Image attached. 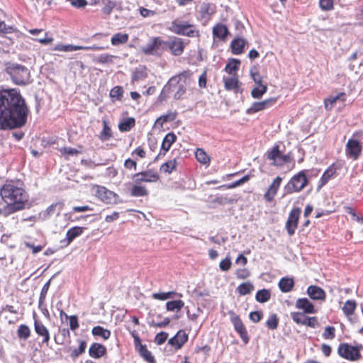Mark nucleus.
<instances>
[{
  "mask_svg": "<svg viewBox=\"0 0 363 363\" xmlns=\"http://www.w3.org/2000/svg\"><path fill=\"white\" fill-rule=\"evenodd\" d=\"M133 179L136 184L141 182H155L159 179V175L155 171L150 169L135 174Z\"/></svg>",
  "mask_w": 363,
  "mask_h": 363,
  "instance_id": "nucleus-12",
  "label": "nucleus"
},
{
  "mask_svg": "<svg viewBox=\"0 0 363 363\" xmlns=\"http://www.w3.org/2000/svg\"><path fill=\"white\" fill-rule=\"evenodd\" d=\"M129 35L127 33H118L114 34L111 40L113 45L117 46L121 44H125L128 42Z\"/></svg>",
  "mask_w": 363,
  "mask_h": 363,
  "instance_id": "nucleus-32",
  "label": "nucleus"
},
{
  "mask_svg": "<svg viewBox=\"0 0 363 363\" xmlns=\"http://www.w3.org/2000/svg\"><path fill=\"white\" fill-rule=\"evenodd\" d=\"M232 265L231 260L229 257H226L225 259L220 261L219 264L220 269L223 272L228 271Z\"/></svg>",
  "mask_w": 363,
  "mask_h": 363,
  "instance_id": "nucleus-61",
  "label": "nucleus"
},
{
  "mask_svg": "<svg viewBox=\"0 0 363 363\" xmlns=\"http://www.w3.org/2000/svg\"><path fill=\"white\" fill-rule=\"evenodd\" d=\"M296 307L302 309L306 313H314V306L306 298H298L296 302Z\"/></svg>",
  "mask_w": 363,
  "mask_h": 363,
  "instance_id": "nucleus-24",
  "label": "nucleus"
},
{
  "mask_svg": "<svg viewBox=\"0 0 363 363\" xmlns=\"http://www.w3.org/2000/svg\"><path fill=\"white\" fill-rule=\"evenodd\" d=\"M34 328L35 333L39 336L43 337V342L48 345L50 339V333L48 328L41 322L36 319H35Z\"/></svg>",
  "mask_w": 363,
  "mask_h": 363,
  "instance_id": "nucleus-20",
  "label": "nucleus"
},
{
  "mask_svg": "<svg viewBox=\"0 0 363 363\" xmlns=\"http://www.w3.org/2000/svg\"><path fill=\"white\" fill-rule=\"evenodd\" d=\"M246 44V40L241 38L234 39L231 42L232 52L234 55H240L243 52L244 47Z\"/></svg>",
  "mask_w": 363,
  "mask_h": 363,
  "instance_id": "nucleus-25",
  "label": "nucleus"
},
{
  "mask_svg": "<svg viewBox=\"0 0 363 363\" xmlns=\"http://www.w3.org/2000/svg\"><path fill=\"white\" fill-rule=\"evenodd\" d=\"M271 296L270 291L267 289L259 290L255 296L257 301L259 303H264L269 300Z\"/></svg>",
  "mask_w": 363,
  "mask_h": 363,
  "instance_id": "nucleus-40",
  "label": "nucleus"
},
{
  "mask_svg": "<svg viewBox=\"0 0 363 363\" xmlns=\"http://www.w3.org/2000/svg\"><path fill=\"white\" fill-rule=\"evenodd\" d=\"M152 298L156 300L164 301L169 298H173L174 297H182V294H178L175 291H168V292H162V293H154L152 294Z\"/></svg>",
  "mask_w": 363,
  "mask_h": 363,
  "instance_id": "nucleus-31",
  "label": "nucleus"
},
{
  "mask_svg": "<svg viewBox=\"0 0 363 363\" xmlns=\"http://www.w3.org/2000/svg\"><path fill=\"white\" fill-rule=\"evenodd\" d=\"M335 170L333 168H328L322 175L320 179L321 185H325L328 180L334 175Z\"/></svg>",
  "mask_w": 363,
  "mask_h": 363,
  "instance_id": "nucleus-53",
  "label": "nucleus"
},
{
  "mask_svg": "<svg viewBox=\"0 0 363 363\" xmlns=\"http://www.w3.org/2000/svg\"><path fill=\"white\" fill-rule=\"evenodd\" d=\"M169 30L177 35L188 37H196L199 35V30H196L194 25L179 20H174L171 23Z\"/></svg>",
  "mask_w": 363,
  "mask_h": 363,
  "instance_id": "nucleus-6",
  "label": "nucleus"
},
{
  "mask_svg": "<svg viewBox=\"0 0 363 363\" xmlns=\"http://www.w3.org/2000/svg\"><path fill=\"white\" fill-rule=\"evenodd\" d=\"M92 334L94 336L101 337L104 340H108L111 336V331L101 326H95L92 328Z\"/></svg>",
  "mask_w": 363,
  "mask_h": 363,
  "instance_id": "nucleus-35",
  "label": "nucleus"
},
{
  "mask_svg": "<svg viewBox=\"0 0 363 363\" xmlns=\"http://www.w3.org/2000/svg\"><path fill=\"white\" fill-rule=\"evenodd\" d=\"M6 71L11 77L13 83L17 85H26L30 82L29 69L20 64L11 63L8 65Z\"/></svg>",
  "mask_w": 363,
  "mask_h": 363,
  "instance_id": "nucleus-4",
  "label": "nucleus"
},
{
  "mask_svg": "<svg viewBox=\"0 0 363 363\" xmlns=\"http://www.w3.org/2000/svg\"><path fill=\"white\" fill-rule=\"evenodd\" d=\"M176 140L177 136L174 133H167L162 140L161 146L162 150H164V152H167L170 149L172 145L176 141Z\"/></svg>",
  "mask_w": 363,
  "mask_h": 363,
  "instance_id": "nucleus-28",
  "label": "nucleus"
},
{
  "mask_svg": "<svg viewBox=\"0 0 363 363\" xmlns=\"http://www.w3.org/2000/svg\"><path fill=\"white\" fill-rule=\"evenodd\" d=\"M319 6L323 11H331L334 9V0H319Z\"/></svg>",
  "mask_w": 363,
  "mask_h": 363,
  "instance_id": "nucleus-51",
  "label": "nucleus"
},
{
  "mask_svg": "<svg viewBox=\"0 0 363 363\" xmlns=\"http://www.w3.org/2000/svg\"><path fill=\"white\" fill-rule=\"evenodd\" d=\"M191 75V73L190 71H184L178 75L171 77L163 87L160 95V99L161 101L165 99L171 91L174 92V99H180L186 92V86L190 84Z\"/></svg>",
  "mask_w": 363,
  "mask_h": 363,
  "instance_id": "nucleus-3",
  "label": "nucleus"
},
{
  "mask_svg": "<svg viewBox=\"0 0 363 363\" xmlns=\"http://www.w3.org/2000/svg\"><path fill=\"white\" fill-rule=\"evenodd\" d=\"M303 325L315 328L318 326V322L315 317H306Z\"/></svg>",
  "mask_w": 363,
  "mask_h": 363,
  "instance_id": "nucleus-62",
  "label": "nucleus"
},
{
  "mask_svg": "<svg viewBox=\"0 0 363 363\" xmlns=\"http://www.w3.org/2000/svg\"><path fill=\"white\" fill-rule=\"evenodd\" d=\"M92 193L96 197L105 203L114 204L117 203L118 196L104 186L99 185L94 186Z\"/></svg>",
  "mask_w": 363,
  "mask_h": 363,
  "instance_id": "nucleus-8",
  "label": "nucleus"
},
{
  "mask_svg": "<svg viewBox=\"0 0 363 363\" xmlns=\"http://www.w3.org/2000/svg\"><path fill=\"white\" fill-rule=\"evenodd\" d=\"M345 100V94L344 93L338 94L335 96H330L328 99H325L324 104L325 108L327 110H331L334 106V104L337 101H344Z\"/></svg>",
  "mask_w": 363,
  "mask_h": 363,
  "instance_id": "nucleus-27",
  "label": "nucleus"
},
{
  "mask_svg": "<svg viewBox=\"0 0 363 363\" xmlns=\"http://www.w3.org/2000/svg\"><path fill=\"white\" fill-rule=\"evenodd\" d=\"M338 354L342 357L350 361H355L361 357L359 349L347 343L340 345Z\"/></svg>",
  "mask_w": 363,
  "mask_h": 363,
  "instance_id": "nucleus-9",
  "label": "nucleus"
},
{
  "mask_svg": "<svg viewBox=\"0 0 363 363\" xmlns=\"http://www.w3.org/2000/svg\"><path fill=\"white\" fill-rule=\"evenodd\" d=\"M54 50L62 51V52H73L76 51V45H57L54 48Z\"/></svg>",
  "mask_w": 363,
  "mask_h": 363,
  "instance_id": "nucleus-56",
  "label": "nucleus"
},
{
  "mask_svg": "<svg viewBox=\"0 0 363 363\" xmlns=\"http://www.w3.org/2000/svg\"><path fill=\"white\" fill-rule=\"evenodd\" d=\"M135 125V119L133 118H128L121 122L118 125V128L121 131H128Z\"/></svg>",
  "mask_w": 363,
  "mask_h": 363,
  "instance_id": "nucleus-42",
  "label": "nucleus"
},
{
  "mask_svg": "<svg viewBox=\"0 0 363 363\" xmlns=\"http://www.w3.org/2000/svg\"><path fill=\"white\" fill-rule=\"evenodd\" d=\"M60 153L65 157L67 160L69 159V155H77L80 153V151L72 147H62L60 149Z\"/></svg>",
  "mask_w": 363,
  "mask_h": 363,
  "instance_id": "nucleus-50",
  "label": "nucleus"
},
{
  "mask_svg": "<svg viewBox=\"0 0 363 363\" xmlns=\"http://www.w3.org/2000/svg\"><path fill=\"white\" fill-rule=\"evenodd\" d=\"M17 333L20 339L27 340L30 335V330L26 325H21Z\"/></svg>",
  "mask_w": 363,
  "mask_h": 363,
  "instance_id": "nucleus-45",
  "label": "nucleus"
},
{
  "mask_svg": "<svg viewBox=\"0 0 363 363\" xmlns=\"http://www.w3.org/2000/svg\"><path fill=\"white\" fill-rule=\"evenodd\" d=\"M149 194L148 190L143 186L138 185V184H135L133 185L130 190V195L132 196H145Z\"/></svg>",
  "mask_w": 363,
  "mask_h": 363,
  "instance_id": "nucleus-33",
  "label": "nucleus"
},
{
  "mask_svg": "<svg viewBox=\"0 0 363 363\" xmlns=\"http://www.w3.org/2000/svg\"><path fill=\"white\" fill-rule=\"evenodd\" d=\"M83 231L84 228L79 226H75L68 230L66 234L67 245H69L77 237L81 235Z\"/></svg>",
  "mask_w": 363,
  "mask_h": 363,
  "instance_id": "nucleus-30",
  "label": "nucleus"
},
{
  "mask_svg": "<svg viewBox=\"0 0 363 363\" xmlns=\"http://www.w3.org/2000/svg\"><path fill=\"white\" fill-rule=\"evenodd\" d=\"M166 43L167 48L170 50L172 55L179 56L183 53L184 44L182 39L174 37L170 40L166 41Z\"/></svg>",
  "mask_w": 363,
  "mask_h": 363,
  "instance_id": "nucleus-14",
  "label": "nucleus"
},
{
  "mask_svg": "<svg viewBox=\"0 0 363 363\" xmlns=\"http://www.w3.org/2000/svg\"><path fill=\"white\" fill-rule=\"evenodd\" d=\"M361 152V145L357 140L350 139L346 145L347 155L356 160Z\"/></svg>",
  "mask_w": 363,
  "mask_h": 363,
  "instance_id": "nucleus-17",
  "label": "nucleus"
},
{
  "mask_svg": "<svg viewBox=\"0 0 363 363\" xmlns=\"http://www.w3.org/2000/svg\"><path fill=\"white\" fill-rule=\"evenodd\" d=\"M116 4L111 1L106 0L104 1V6L102 8V11L106 15H109L113 9L115 8Z\"/></svg>",
  "mask_w": 363,
  "mask_h": 363,
  "instance_id": "nucleus-57",
  "label": "nucleus"
},
{
  "mask_svg": "<svg viewBox=\"0 0 363 363\" xmlns=\"http://www.w3.org/2000/svg\"><path fill=\"white\" fill-rule=\"evenodd\" d=\"M278 323L279 320L277 315L275 314H273L267 320L266 325L269 329L275 330L278 326Z\"/></svg>",
  "mask_w": 363,
  "mask_h": 363,
  "instance_id": "nucleus-55",
  "label": "nucleus"
},
{
  "mask_svg": "<svg viewBox=\"0 0 363 363\" xmlns=\"http://www.w3.org/2000/svg\"><path fill=\"white\" fill-rule=\"evenodd\" d=\"M111 136L112 135L111 128L108 126L107 123L104 121V128L99 135V138L102 141H106L110 139Z\"/></svg>",
  "mask_w": 363,
  "mask_h": 363,
  "instance_id": "nucleus-48",
  "label": "nucleus"
},
{
  "mask_svg": "<svg viewBox=\"0 0 363 363\" xmlns=\"http://www.w3.org/2000/svg\"><path fill=\"white\" fill-rule=\"evenodd\" d=\"M276 102V98H269L260 102H254L251 107L247 109V113H254L262 111L273 106Z\"/></svg>",
  "mask_w": 363,
  "mask_h": 363,
  "instance_id": "nucleus-15",
  "label": "nucleus"
},
{
  "mask_svg": "<svg viewBox=\"0 0 363 363\" xmlns=\"http://www.w3.org/2000/svg\"><path fill=\"white\" fill-rule=\"evenodd\" d=\"M356 306L357 304L354 301L348 300L345 303L342 311L347 316H349L354 313Z\"/></svg>",
  "mask_w": 363,
  "mask_h": 363,
  "instance_id": "nucleus-41",
  "label": "nucleus"
},
{
  "mask_svg": "<svg viewBox=\"0 0 363 363\" xmlns=\"http://www.w3.org/2000/svg\"><path fill=\"white\" fill-rule=\"evenodd\" d=\"M267 157L272 160V164L276 166H282L291 161V157L289 155H283L278 146L274 147L268 152Z\"/></svg>",
  "mask_w": 363,
  "mask_h": 363,
  "instance_id": "nucleus-11",
  "label": "nucleus"
},
{
  "mask_svg": "<svg viewBox=\"0 0 363 363\" xmlns=\"http://www.w3.org/2000/svg\"><path fill=\"white\" fill-rule=\"evenodd\" d=\"M291 317L294 322H296L298 324L302 325L303 324V322L305 321V319L306 318L303 313L298 312L291 313Z\"/></svg>",
  "mask_w": 363,
  "mask_h": 363,
  "instance_id": "nucleus-58",
  "label": "nucleus"
},
{
  "mask_svg": "<svg viewBox=\"0 0 363 363\" xmlns=\"http://www.w3.org/2000/svg\"><path fill=\"white\" fill-rule=\"evenodd\" d=\"M113 56L108 54L101 55L97 57V62L100 63H108L113 62Z\"/></svg>",
  "mask_w": 363,
  "mask_h": 363,
  "instance_id": "nucleus-63",
  "label": "nucleus"
},
{
  "mask_svg": "<svg viewBox=\"0 0 363 363\" xmlns=\"http://www.w3.org/2000/svg\"><path fill=\"white\" fill-rule=\"evenodd\" d=\"M86 347V342L84 340H80L79 347L77 349H74L72 350L71 353V357L73 358L79 357L80 354H83L85 352Z\"/></svg>",
  "mask_w": 363,
  "mask_h": 363,
  "instance_id": "nucleus-49",
  "label": "nucleus"
},
{
  "mask_svg": "<svg viewBox=\"0 0 363 363\" xmlns=\"http://www.w3.org/2000/svg\"><path fill=\"white\" fill-rule=\"evenodd\" d=\"M29 109L16 89L0 91V130L21 128L27 122Z\"/></svg>",
  "mask_w": 363,
  "mask_h": 363,
  "instance_id": "nucleus-1",
  "label": "nucleus"
},
{
  "mask_svg": "<svg viewBox=\"0 0 363 363\" xmlns=\"http://www.w3.org/2000/svg\"><path fill=\"white\" fill-rule=\"evenodd\" d=\"M188 335L185 332L179 330L173 337L169 340V343L176 349H180L187 341Z\"/></svg>",
  "mask_w": 363,
  "mask_h": 363,
  "instance_id": "nucleus-21",
  "label": "nucleus"
},
{
  "mask_svg": "<svg viewBox=\"0 0 363 363\" xmlns=\"http://www.w3.org/2000/svg\"><path fill=\"white\" fill-rule=\"evenodd\" d=\"M294 286V281L292 278L283 277L279 282V287L280 290L284 293H288L291 291Z\"/></svg>",
  "mask_w": 363,
  "mask_h": 363,
  "instance_id": "nucleus-26",
  "label": "nucleus"
},
{
  "mask_svg": "<svg viewBox=\"0 0 363 363\" xmlns=\"http://www.w3.org/2000/svg\"><path fill=\"white\" fill-rule=\"evenodd\" d=\"M43 33V38H40V36H38V38H33V40H36L43 45H48L51 43L53 41V38L52 37L48 36V33L44 31Z\"/></svg>",
  "mask_w": 363,
  "mask_h": 363,
  "instance_id": "nucleus-59",
  "label": "nucleus"
},
{
  "mask_svg": "<svg viewBox=\"0 0 363 363\" xmlns=\"http://www.w3.org/2000/svg\"><path fill=\"white\" fill-rule=\"evenodd\" d=\"M335 329L333 326H327L323 333V337L326 340H333L335 337Z\"/></svg>",
  "mask_w": 363,
  "mask_h": 363,
  "instance_id": "nucleus-52",
  "label": "nucleus"
},
{
  "mask_svg": "<svg viewBox=\"0 0 363 363\" xmlns=\"http://www.w3.org/2000/svg\"><path fill=\"white\" fill-rule=\"evenodd\" d=\"M240 61L236 59L230 60L225 67V71L230 74H235V72L239 69Z\"/></svg>",
  "mask_w": 363,
  "mask_h": 363,
  "instance_id": "nucleus-36",
  "label": "nucleus"
},
{
  "mask_svg": "<svg viewBox=\"0 0 363 363\" xmlns=\"http://www.w3.org/2000/svg\"><path fill=\"white\" fill-rule=\"evenodd\" d=\"M176 167V160H169L167 162L164 163L161 167L160 171L164 172L165 173H171Z\"/></svg>",
  "mask_w": 363,
  "mask_h": 363,
  "instance_id": "nucleus-47",
  "label": "nucleus"
},
{
  "mask_svg": "<svg viewBox=\"0 0 363 363\" xmlns=\"http://www.w3.org/2000/svg\"><path fill=\"white\" fill-rule=\"evenodd\" d=\"M166 49V41L160 37H152L145 45L142 47L141 50L147 55L160 56Z\"/></svg>",
  "mask_w": 363,
  "mask_h": 363,
  "instance_id": "nucleus-5",
  "label": "nucleus"
},
{
  "mask_svg": "<svg viewBox=\"0 0 363 363\" xmlns=\"http://www.w3.org/2000/svg\"><path fill=\"white\" fill-rule=\"evenodd\" d=\"M267 84H260L259 86H256L255 88L252 89L251 96L254 99H260L267 92Z\"/></svg>",
  "mask_w": 363,
  "mask_h": 363,
  "instance_id": "nucleus-37",
  "label": "nucleus"
},
{
  "mask_svg": "<svg viewBox=\"0 0 363 363\" xmlns=\"http://www.w3.org/2000/svg\"><path fill=\"white\" fill-rule=\"evenodd\" d=\"M224 86L228 91L235 90L238 86V78L236 74L229 77H223Z\"/></svg>",
  "mask_w": 363,
  "mask_h": 363,
  "instance_id": "nucleus-29",
  "label": "nucleus"
},
{
  "mask_svg": "<svg viewBox=\"0 0 363 363\" xmlns=\"http://www.w3.org/2000/svg\"><path fill=\"white\" fill-rule=\"evenodd\" d=\"M253 289L254 286L249 281L240 284L237 288V291L242 296L250 294Z\"/></svg>",
  "mask_w": 363,
  "mask_h": 363,
  "instance_id": "nucleus-39",
  "label": "nucleus"
},
{
  "mask_svg": "<svg viewBox=\"0 0 363 363\" xmlns=\"http://www.w3.org/2000/svg\"><path fill=\"white\" fill-rule=\"evenodd\" d=\"M301 209L296 208L291 210L288 217L286 228L289 235H292L294 234L295 230L297 228L298 220L300 216Z\"/></svg>",
  "mask_w": 363,
  "mask_h": 363,
  "instance_id": "nucleus-13",
  "label": "nucleus"
},
{
  "mask_svg": "<svg viewBox=\"0 0 363 363\" xmlns=\"http://www.w3.org/2000/svg\"><path fill=\"white\" fill-rule=\"evenodd\" d=\"M63 203L57 202L50 205L45 211L40 213L39 217L45 220L54 214L59 215L62 209Z\"/></svg>",
  "mask_w": 363,
  "mask_h": 363,
  "instance_id": "nucleus-16",
  "label": "nucleus"
},
{
  "mask_svg": "<svg viewBox=\"0 0 363 363\" xmlns=\"http://www.w3.org/2000/svg\"><path fill=\"white\" fill-rule=\"evenodd\" d=\"M2 200L6 203V210L13 213L23 210L28 201V194L22 187V184L9 182L0 189Z\"/></svg>",
  "mask_w": 363,
  "mask_h": 363,
  "instance_id": "nucleus-2",
  "label": "nucleus"
},
{
  "mask_svg": "<svg viewBox=\"0 0 363 363\" xmlns=\"http://www.w3.org/2000/svg\"><path fill=\"white\" fill-rule=\"evenodd\" d=\"M195 156L198 162L201 164H208L210 162V157L203 149H197Z\"/></svg>",
  "mask_w": 363,
  "mask_h": 363,
  "instance_id": "nucleus-43",
  "label": "nucleus"
},
{
  "mask_svg": "<svg viewBox=\"0 0 363 363\" xmlns=\"http://www.w3.org/2000/svg\"><path fill=\"white\" fill-rule=\"evenodd\" d=\"M307 293L311 298L313 300H325V292L320 287L317 286H310L307 289Z\"/></svg>",
  "mask_w": 363,
  "mask_h": 363,
  "instance_id": "nucleus-23",
  "label": "nucleus"
},
{
  "mask_svg": "<svg viewBox=\"0 0 363 363\" xmlns=\"http://www.w3.org/2000/svg\"><path fill=\"white\" fill-rule=\"evenodd\" d=\"M230 320L234 326L235 331L240 335V338L242 341L247 344L249 342V337L247 332L240 320V317L233 311L228 312Z\"/></svg>",
  "mask_w": 363,
  "mask_h": 363,
  "instance_id": "nucleus-10",
  "label": "nucleus"
},
{
  "mask_svg": "<svg viewBox=\"0 0 363 363\" xmlns=\"http://www.w3.org/2000/svg\"><path fill=\"white\" fill-rule=\"evenodd\" d=\"M307 184V179L303 172H300L294 175L288 184L284 186V194L298 192L301 191Z\"/></svg>",
  "mask_w": 363,
  "mask_h": 363,
  "instance_id": "nucleus-7",
  "label": "nucleus"
},
{
  "mask_svg": "<svg viewBox=\"0 0 363 363\" xmlns=\"http://www.w3.org/2000/svg\"><path fill=\"white\" fill-rule=\"evenodd\" d=\"M123 89L121 86H115L110 91V96L116 100H121L123 95Z\"/></svg>",
  "mask_w": 363,
  "mask_h": 363,
  "instance_id": "nucleus-54",
  "label": "nucleus"
},
{
  "mask_svg": "<svg viewBox=\"0 0 363 363\" xmlns=\"http://www.w3.org/2000/svg\"><path fill=\"white\" fill-rule=\"evenodd\" d=\"M168 337V334L165 332H160L159 333H157L155 337V342L158 345H160L162 344H163L167 339Z\"/></svg>",
  "mask_w": 363,
  "mask_h": 363,
  "instance_id": "nucleus-60",
  "label": "nucleus"
},
{
  "mask_svg": "<svg viewBox=\"0 0 363 363\" xmlns=\"http://www.w3.org/2000/svg\"><path fill=\"white\" fill-rule=\"evenodd\" d=\"M282 182V178L280 177H277L271 185L269 186L268 190L264 194V197L267 201H272L277 193V191L281 185Z\"/></svg>",
  "mask_w": 363,
  "mask_h": 363,
  "instance_id": "nucleus-18",
  "label": "nucleus"
},
{
  "mask_svg": "<svg viewBox=\"0 0 363 363\" xmlns=\"http://www.w3.org/2000/svg\"><path fill=\"white\" fill-rule=\"evenodd\" d=\"M140 354L148 362L152 363L154 362V357L151 352L147 349L145 345H140L139 347Z\"/></svg>",
  "mask_w": 363,
  "mask_h": 363,
  "instance_id": "nucleus-44",
  "label": "nucleus"
},
{
  "mask_svg": "<svg viewBox=\"0 0 363 363\" xmlns=\"http://www.w3.org/2000/svg\"><path fill=\"white\" fill-rule=\"evenodd\" d=\"M106 353V348L100 343H93L89 350V356L92 358L99 359Z\"/></svg>",
  "mask_w": 363,
  "mask_h": 363,
  "instance_id": "nucleus-22",
  "label": "nucleus"
},
{
  "mask_svg": "<svg viewBox=\"0 0 363 363\" xmlns=\"http://www.w3.org/2000/svg\"><path fill=\"white\" fill-rule=\"evenodd\" d=\"M157 320H155L154 315L150 313L147 321L149 326L155 328H164L170 323L169 318L165 317L162 318V315L160 314L157 315Z\"/></svg>",
  "mask_w": 363,
  "mask_h": 363,
  "instance_id": "nucleus-19",
  "label": "nucleus"
},
{
  "mask_svg": "<svg viewBox=\"0 0 363 363\" xmlns=\"http://www.w3.org/2000/svg\"><path fill=\"white\" fill-rule=\"evenodd\" d=\"M235 274L238 279H245L250 276V272L246 269H239Z\"/></svg>",
  "mask_w": 363,
  "mask_h": 363,
  "instance_id": "nucleus-64",
  "label": "nucleus"
},
{
  "mask_svg": "<svg viewBox=\"0 0 363 363\" xmlns=\"http://www.w3.org/2000/svg\"><path fill=\"white\" fill-rule=\"evenodd\" d=\"M214 36L220 39H224L228 33L227 27L223 24H218L213 28Z\"/></svg>",
  "mask_w": 363,
  "mask_h": 363,
  "instance_id": "nucleus-34",
  "label": "nucleus"
},
{
  "mask_svg": "<svg viewBox=\"0 0 363 363\" xmlns=\"http://www.w3.org/2000/svg\"><path fill=\"white\" fill-rule=\"evenodd\" d=\"M250 76L253 81L255 82L256 86H259L260 84H264L262 83L263 77L259 73V72L257 70L256 67H252L250 69Z\"/></svg>",
  "mask_w": 363,
  "mask_h": 363,
  "instance_id": "nucleus-46",
  "label": "nucleus"
},
{
  "mask_svg": "<svg viewBox=\"0 0 363 363\" xmlns=\"http://www.w3.org/2000/svg\"><path fill=\"white\" fill-rule=\"evenodd\" d=\"M184 303L183 301L175 300L167 302L166 308L169 311H179L184 307Z\"/></svg>",
  "mask_w": 363,
  "mask_h": 363,
  "instance_id": "nucleus-38",
  "label": "nucleus"
}]
</instances>
